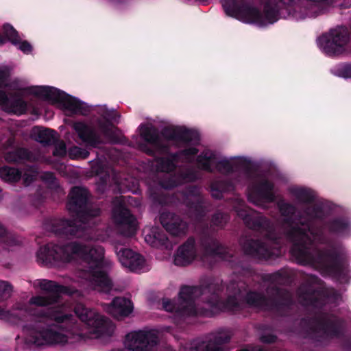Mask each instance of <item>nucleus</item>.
Instances as JSON below:
<instances>
[{
	"label": "nucleus",
	"instance_id": "nucleus-51",
	"mask_svg": "<svg viewBox=\"0 0 351 351\" xmlns=\"http://www.w3.org/2000/svg\"><path fill=\"white\" fill-rule=\"evenodd\" d=\"M43 180L53 183L54 180H56V178L54 176V174L51 172H46L43 176Z\"/></svg>",
	"mask_w": 351,
	"mask_h": 351
},
{
	"label": "nucleus",
	"instance_id": "nucleus-32",
	"mask_svg": "<svg viewBox=\"0 0 351 351\" xmlns=\"http://www.w3.org/2000/svg\"><path fill=\"white\" fill-rule=\"evenodd\" d=\"M152 234L147 236L145 240L150 242L153 247L168 249L171 245L166 233L163 230H154Z\"/></svg>",
	"mask_w": 351,
	"mask_h": 351
},
{
	"label": "nucleus",
	"instance_id": "nucleus-31",
	"mask_svg": "<svg viewBox=\"0 0 351 351\" xmlns=\"http://www.w3.org/2000/svg\"><path fill=\"white\" fill-rule=\"evenodd\" d=\"M57 132L49 128H37L34 133L35 140L45 146H49L58 142Z\"/></svg>",
	"mask_w": 351,
	"mask_h": 351
},
{
	"label": "nucleus",
	"instance_id": "nucleus-13",
	"mask_svg": "<svg viewBox=\"0 0 351 351\" xmlns=\"http://www.w3.org/2000/svg\"><path fill=\"white\" fill-rule=\"evenodd\" d=\"M158 343L154 330L134 331L125 336V346L130 351H156Z\"/></svg>",
	"mask_w": 351,
	"mask_h": 351
},
{
	"label": "nucleus",
	"instance_id": "nucleus-57",
	"mask_svg": "<svg viewBox=\"0 0 351 351\" xmlns=\"http://www.w3.org/2000/svg\"><path fill=\"white\" fill-rule=\"evenodd\" d=\"M146 152L150 156H152L154 154V150L152 149H148Z\"/></svg>",
	"mask_w": 351,
	"mask_h": 351
},
{
	"label": "nucleus",
	"instance_id": "nucleus-44",
	"mask_svg": "<svg viewBox=\"0 0 351 351\" xmlns=\"http://www.w3.org/2000/svg\"><path fill=\"white\" fill-rule=\"evenodd\" d=\"M337 75L343 78H351V62L341 65L337 70Z\"/></svg>",
	"mask_w": 351,
	"mask_h": 351
},
{
	"label": "nucleus",
	"instance_id": "nucleus-3",
	"mask_svg": "<svg viewBox=\"0 0 351 351\" xmlns=\"http://www.w3.org/2000/svg\"><path fill=\"white\" fill-rule=\"evenodd\" d=\"M104 248L100 245H89L78 242H69L59 245L52 243L39 248L36 253L38 264L52 267L58 262L69 263L73 256L82 258L86 264V271L99 291L108 293L112 282L108 273L112 262L105 258Z\"/></svg>",
	"mask_w": 351,
	"mask_h": 351
},
{
	"label": "nucleus",
	"instance_id": "nucleus-18",
	"mask_svg": "<svg viewBox=\"0 0 351 351\" xmlns=\"http://www.w3.org/2000/svg\"><path fill=\"white\" fill-rule=\"evenodd\" d=\"M160 221L165 230L172 236L184 235L188 224L179 215L169 211H163L160 215Z\"/></svg>",
	"mask_w": 351,
	"mask_h": 351
},
{
	"label": "nucleus",
	"instance_id": "nucleus-25",
	"mask_svg": "<svg viewBox=\"0 0 351 351\" xmlns=\"http://www.w3.org/2000/svg\"><path fill=\"white\" fill-rule=\"evenodd\" d=\"M274 188V185L271 181L263 179L252 186L248 199L254 203L261 200L271 202L275 199Z\"/></svg>",
	"mask_w": 351,
	"mask_h": 351
},
{
	"label": "nucleus",
	"instance_id": "nucleus-56",
	"mask_svg": "<svg viewBox=\"0 0 351 351\" xmlns=\"http://www.w3.org/2000/svg\"><path fill=\"white\" fill-rule=\"evenodd\" d=\"M188 175L190 176L191 180H195L196 179V175L194 172H189Z\"/></svg>",
	"mask_w": 351,
	"mask_h": 351
},
{
	"label": "nucleus",
	"instance_id": "nucleus-7",
	"mask_svg": "<svg viewBox=\"0 0 351 351\" xmlns=\"http://www.w3.org/2000/svg\"><path fill=\"white\" fill-rule=\"evenodd\" d=\"M306 216L303 215L302 222L304 223L302 226H294L287 232V239L292 243L290 249V253L292 255V249L295 243H299L305 244L308 241L304 235L307 236L311 243L308 244V250H313V243L327 244L328 239L324 232V227L315 225L314 219H323L325 216L323 206L319 204H314L308 206L304 211Z\"/></svg>",
	"mask_w": 351,
	"mask_h": 351
},
{
	"label": "nucleus",
	"instance_id": "nucleus-34",
	"mask_svg": "<svg viewBox=\"0 0 351 351\" xmlns=\"http://www.w3.org/2000/svg\"><path fill=\"white\" fill-rule=\"evenodd\" d=\"M21 171L14 167L5 166L0 169L1 178L6 182H17L21 180Z\"/></svg>",
	"mask_w": 351,
	"mask_h": 351
},
{
	"label": "nucleus",
	"instance_id": "nucleus-30",
	"mask_svg": "<svg viewBox=\"0 0 351 351\" xmlns=\"http://www.w3.org/2000/svg\"><path fill=\"white\" fill-rule=\"evenodd\" d=\"M108 117H104V121H99L98 122V126L103 135L110 141L117 143V136L113 130L114 125L112 121L110 120H115L116 117H119L117 113L112 112L107 114Z\"/></svg>",
	"mask_w": 351,
	"mask_h": 351
},
{
	"label": "nucleus",
	"instance_id": "nucleus-24",
	"mask_svg": "<svg viewBox=\"0 0 351 351\" xmlns=\"http://www.w3.org/2000/svg\"><path fill=\"white\" fill-rule=\"evenodd\" d=\"M196 256L195 240L191 237L178 247L173 262L176 265L184 267L191 264Z\"/></svg>",
	"mask_w": 351,
	"mask_h": 351
},
{
	"label": "nucleus",
	"instance_id": "nucleus-9",
	"mask_svg": "<svg viewBox=\"0 0 351 351\" xmlns=\"http://www.w3.org/2000/svg\"><path fill=\"white\" fill-rule=\"evenodd\" d=\"M229 220L228 213L217 210L212 215L210 226L208 223L203 225L199 243L206 254L228 261L232 258L228 249L221 245L211 232L215 228H223Z\"/></svg>",
	"mask_w": 351,
	"mask_h": 351
},
{
	"label": "nucleus",
	"instance_id": "nucleus-12",
	"mask_svg": "<svg viewBox=\"0 0 351 351\" xmlns=\"http://www.w3.org/2000/svg\"><path fill=\"white\" fill-rule=\"evenodd\" d=\"M350 38L349 29L346 26L340 25L330 29L328 32L321 36L318 40L325 53L334 56L346 51Z\"/></svg>",
	"mask_w": 351,
	"mask_h": 351
},
{
	"label": "nucleus",
	"instance_id": "nucleus-42",
	"mask_svg": "<svg viewBox=\"0 0 351 351\" xmlns=\"http://www.w3.org/2000/svg\"><path fill=\"white\" fill-rule=\"evenodd\" d=\"M234 168L235 165L227 159L221 160L216 164V169L218 171H223L227 173H233L235 171Z\"/></svg>",
	"mask_w": 351,
	"mask_h": 351
},
{
	"label": "nucleus",
	"instance_id": "nucleus-26",
	"mask_svg": "<svg viewBox=\"0 0 351 351\" xmlns=\"http://www.w3.org/2000/svg\"><path fill=\"white\" fill-rule=\"evenodd\" d=\"M114 221L119 225L126 226L129 229V235L135 234L136 230V218L122 202H119L112 209Z\"/></svg>",
	"mask_w": 351,
	"mask_h": 351
},
{
	"label": "nucleus",
	"instance_id": "nucleus-27",
	"mask_svg": "<svg viewBox=\"0 0 351 351\" xmlns=\"http://www.w3.org/2000/svg\"><path fill=\"white\" fill-rule=\"evenodd\" d=\"M328 232L338 236H349L351 232V223L349 219L343 217H338L327 221L324 223Z\"/></svg>",
	"mask_w": 351,
	"mask_h": 351
},
{
	"label": "nucleus",
	"instance_id": "nucleus-29",
	"mask_svg": "<svg viewBox=\"0 0 351 351\" xmlns=\"http://www.w3.org/2000/svg\"><path fill=\"white\" fill-rule=\"evenodd\" d=\"M4 158L9 163H21L24 161H32L33 154L27 148L19 147L6 152Z\"/></svg>",
	"mask_w": 351,
	"mask_h": 351
},
{
	"label": "nucleus",
	"instance_id": "nucleus-49",
	"mask_svg": "<svg viewBox=\"0 0 351 351\" xmlns=\"http://www.w3.org/2000/svg\"><path fill=\"white\" fill-rule=\"evenodd\" d=\"M199 150L197 148L191 147L182 149L181 153L185 156H194L197 154Z\"/></svg>",
	"mask_w": 351,
	"mask_h": 351
},
{
	"label": "nucleus",
	"instance_id": "nucleus-19",
	"mask_svg": "<svg viewBox=\"0 0 351 351\" xmlns=\"http://www.w3.org/2000/svg\"><path fill=\"white\" fill-rule=\"evenodd\" d=\"M115 252L120 263L131 271H141L145 264L143 256L129 248L116 247Z\"/></svg>",
	"mask_w": 351,
	"mask_h": 351
},
{
	"label": "nucleus",
	"instance_id": "nucleus-23",
	"mask_svg": "<svg viewBox=\"0 0 351 351\" xmlns=\"http://www.w3.org/2000/svg\"><path fill=\"white\" fill-rule=\"evenodd\" d=\"M278 206L281 215L284 217V223L288 226V229L285 232L286 237L291 227L302 226L304 224L302 222L303 213L293 204L282 202H279Z\"/></svg>",
	"mask_w": 351,
	"mask_h": 351
},
{
	"label": "nucleus",
	"instance_id": "nucleus-40",
	"mask_svg": "<svg viewBox=\"0 0 351 351\" xmlns=\"http://www.w3.org/2000/svg\"><path fill=\"white\" fill-rule=\"evenodd\" d=\"M287 276L285 274L278 271L272 274H268L265 276L264 280L271 283L270 285L277 286V285L283 284Z\"/></svg>",
	"mask_w": 351,
	"mask_h": 351
},
{
	"label": "nucleus",
	"instance_id": "nucleus-11",
	"mask_svg": "<svg viewBox=\"0 0 351 351\" xmlns=\"http://www.w3.org/2000/svg\"><path fill=\"white\" fill-rule=\"evenodd\" d=\"M74 313L75 316L89 328L90 332L95 335V337L112 335L115 326L108 318L86 307L82 303H78L75 306Z\"/></svg>",
	"mask_w": 351,
	"mask_h": 351
},
{
	"label": "nucleus",
	"instance_id": "nucleus-14",
	"mask_svg": "<svg viewBox=\"0 0 351 351\" xmlns=\"http://www.w3.org/2000/svg\"><path fill=\"white\" fill-rule=\"evenodd\" d=\"M160 134L167 141L193 145H198L200 141L199 134L196 130L188 129L184 126H165L162 129Z\"/></svg>",
	"mask_w": 351,
	"mask_h": 351
},
{
	"label": "nucleus",
	"instance_id": "nucleus-16",
	"mask_svg": "<svg viewBox=\"0 0 351 351\" xmlns=\"http://www.w3.org/2000/svg\"><path fill=\"white\" fill-rule=\"evenodd\" d=\"M311 320L317 325L313 330L318 329L328 339L340 338L343 335V323L341 319L323 316L314 317Z\"/></svg>",
	"mask_w": 351,
	"mask_h": 351
},
{
	"label": "nucleus",
	"instance_id": "nucleus-48",
	"mask_svg": "<svg viewBox=\"0 0 351 351\" xmlns=\"http://www.w3.org/2000/svg\"><path fill=\"white\" fill-rule=\"evenodd\" d=\"M260 340L264 343H273L277 340V337L273 334H265L261 336Z\"/></svg>",
	"mask_w": 351,
	"mask_h": 351
},
{
	"label": "nucleus",
	"instance_id": "nucleus-2",
	"mask_svg": "<svg viewBox=\"0 0 351 351\" xmlns=\"http://www.w3.org/2000/svg\"><path fill=\"white\" fill-rule=\"evenodd\" d=\"M225 285L219 278H206L199 285H183L180 287L177 300L163 298L162 308L174 313L176 317L184 318L201 314L212 317L221 311L235 312L242 308L237 297L243 296L248 288L244 280H232L226 285L228 296L222 300Z\"/></svg>",
	"mask_w": 351,
	"mask_h": 351
},
{
	"label": "nucleus",
	"instance_id": "nucleus-38",
	"mask_svg": "<svg viewBox=\"0 0 351 351\" xmlns=\"http://www.w3.org/2000/svg\"><path fill=\"white\" fill-rule=\"evenodd\" d=\"M215 156L214 154L208 155L206 153H202L197 156V162L202 169L212 173L213 171L211 167V161L215 158Z\"/></svg>",
	"mask_w": 351,
	"mask_h": 351
},
{
	"label": "nucleus",
	"instance_id": "nucleus-46",
	"mask_svg": "<svg viewBox=\"0 0 351 351\" xmlns=\"http://www.w3.org/2000/svg\"><path fill=\"white\" fill-rule=\"evenodd\" d=\"M71 154H73L75 156L79 157L81 158H86L89 156V152L87 151L86 149L79 147H75L71 150Z\"/></svg>",
	"mask_w": 351,
	"mask_h": 351
},
{
	"label": "nucleus",
	"instance_id": "nucleus-36",
	"mask_svg": "<svg viewBox=\"0 0 351 351\" xmlns=\"http://www.w3.org/2000/svg\"><path fill=\"white\" fill-rule=\"evenodd\" d=\"M156 168L158 171L169 173L173 171L176 165L173 159L167 157H159L156 159Z\"/></svg>",
	"mask_w": 351,
	"mask_h": 351
},
{
	"label": "nucleus",
	"instance_id": "nucleus-22",
	"mask_svg": "<svg viewBox=\"0 0 351 351\" xmlns=\"http://www.w3.org/2000/svg\"><path fill=\"white\" fill-rule=\"evenodd\" d=\"M73 129L78 137L88 146L98 148L104 144L100 134L91 126L84 122H76L73 124Z\"/></svg>",
	"mask_w": 351,
	"mask_h": 351
},
{
	"label": "nucleus",
	"instance_id": "nucleus-58",
	"mask_svg": "<svg viewBox=\"0 0 351 351\" xmlns=\"http://www.w3.org/2000/svg\"><path fill=\"white\" fill-rule=\"evenodd\" d=\"M257 351H265V350L263 349L260 348Z\"/></svg>",
	"mask_w": 351,
	"mask_h": 351
},
{
	"label": "nucleus",
	"instance_id": "nucleus-53",
	"mask_svg": "<svg viewBox=\"0 0 351 351\" xmlns=\"http://www.w3.org/2000/svg\"><path fill=\"white\" fill-rule=\"evenodd\" d=\"M343 348L345 351H351V339L346 340L343 343Z\"/></svg>",
	"mask_w": 351,
	"mask_h": 351
},
{
	"label": "nucleus",
	"instance_id": "nucleus-41",
	"mask_svg": "<svg viewBox=\"0 0 351 351\" xmlns=\"http://www.w3.org/2000/svg\"><path fill=\"white\" fill-rule=\"evenodd\" d=\"M149 197L152 202L158 205H165L167 202V196L156 189H149Z\"/></svg>",
	"mask_w": 351,
	"mask_h": 351
},
{
	"label": "nucleus",
	"instance_id": "nucleus-35",
	"mask_svg": "<svg viewBox=\"0 0 351 351\" xmlns=\"http://www.w3.org/2000/svg\"><path fill=\"white\" fill-rule=\"evenodd\" d=\"M291 194L295 197V198L304 203L311 204L315 200V195L313 191L306 188H293L291 190Z\"/></svg>",
	"mask_w": 351,
	"mask_h": 351
},
{
	"label": "nucleus",
	"instance_id": "nucleus-20",
	"mask_svg": "<svg viewBox=\"0 0 351 351\" xmlns=\"http://www.w3.org/2000/svg\"><path fill=\"white\" fill-rule=\"evenodd\" d=\"M338 297V293L334 289H326L320 291L307 289L300 295L304 305L318 308H321L325 305L326 299L335 300Z\"/></svg>",
	"mask_w": 351,
	"mask_h": 351
},
{
	"label": "nucleus",
	"instance_id": "nucleus-17",
	"mask_svg": "<svg viewBox=\"0 0 351 351\" xmlns=\"http://www.w3.org/2000/svg\"><path fill=\"white\" fill-rule=\"evenodd\" d=\"M184 203L197 222L202 223L206 210L203 197L196 186H191L186 191Z\"/></svg>",
	"mask_w": 351,
	"mask_h": 351
},
{
	"label": "nucleus",
	"instance_id": "nucleus-10",
	"mask_svg": "<svg viewBox=\"0 0 351 351\" xmlns=\"http://www.w3.org/2000/svg\"><path fill=\"white\" fill-rule=\"evenodd\" d=\"M31 93L45 100L58 104L73 114L86 115L90 112L86 103L53 86H33L31 88Z\"/></svg>",
	"mask_w": 351,
	"mask_h": 351
},
{
	"label": "nucleus",
	"instance_id": "nucleus-50",
	"mask_svg": "<svg viewBox=\"0 0 351 351\" xmlns=\"http://www.w3.org/2000/svg\"><path fill=\"white\" fill-rule=\"evenodd\" d=\"M9 103V97L4 90H0V106L5 107Z\"/></svg>",
	"mask_w": 351,
	"mask_h": 351
},
{
	"label": "nucleus",
	"instance_id": "nucleus-52",
	"mask_svg": "<svg viewBox=\"0 0 351 351\" xmlns=\"http://www.w3.org/2000/svg\"><path fill=\"white\" fill-rule=\"evenodd\" d=\"M9 76V73L6 70H0V84L2 85Z\"/></svg>",
	"mask_w": 351,
	"mask_h": 351
},
{
	"label": "nucleus",
	"instance_id": "nucleus-5",
	"mask_svg": "<svg viewBox=\"0 0 351 351\" xmlns=\"http://www.w3.org/2000/svg\"><path fill=\"white\" fill-rule=\"evenodd\" d=\"M89 196L86 188L73 186L68 195L66 208L75 219H54L51 221V231L61 237H81L84 232L82 223L86 224L101 213L99 208L89 206Z\"/></svg>",
	"mask_w": 351,
	"mask_h": 351
},
{
	"label": "nucleus",
	"instance_id": "nucleus-43",
	"mask_svg": "<svg viewBox=\"0 0 351 351\" xmlns=\"http://www.w3.org/2000/svg\"><path fill=\"white\" fill-rule=\"evenodd\" d=\"M12 291V285L5 281H0V300H4L10 297Z\"/></svg>",
	"mask_w": 351,
	"mask_h": 351
},
{
	"label": "nucleus",
	"instance_id": "nucleus-45",
	"mask_svg": "<svg viewBox=\"0 0 351 351\" xmlns=\"http://www.w3.org/2000/svg\"><path fill=\"white\" fill-rule=\"evenodd\" d=\"M55 147L53 151V154L55 156H64L66 154V145L63 141H60L54 144Z\"/></svg>",
	"mask_w": 351,
	"mask_h": 351
},
{
	"label": "nucleus",
	"instance_id": "nucleus-15",
	"mask_svg": "<svg viewBox=\"0 0 351 351\" xmlns=\"http://www.w3.org/2000/svg\"><path fill=\"white\" fill-rule=\"evenodd\" d=\"M231 335L227 331L219 330L207 340L196 339L191 349L195 351H225L223 346L230 341Z\"/></svg>",
	"mask_w": 351,
	"mask_h": 351
},
{
	"label": "nucleus",
	"instance_id": "nucleus-21",
	"mask_svg": "<svg viewBox=\"0 0 351 351\" xmlns=\"http://www.w3.org/2000/svg\"><path fill=\"white\" fill-rule=\"evenodd\" d=\"M104 309L113 317L121 319L129 316L133 311L134 306L130 299L116 297L110 304H105Z\"/></svg>",
	"mask_w": 351,
	"mask_h": 351
},
{
	"label": "nucleus",
	"instance_id": "nucleus-1",
	"mask_svg": "<svg viewBox=\"0 0 351 351\" xmlns=\"http://www.w3.org/2000/svg\"><path fill=\"white\" fill-rule=\"evenodd\" d=\"M38 285L42 290L45 291L47 295L33 296L30 299L31 304L47 307L38 313V317L36 319L34 317L36 311L27 308L25 305L12 310L0 306V319L13 322L29 321L23 326V331L27 335V341L36 346L65 343L67 341V337L51 327H45L43 320L49 319L56 324L66 325L73 324L74 315L66 312L64 305L47 307L57 303L61 295H71L72 291L69 287L46 279L38 280Z\"/></svg>",
	"mask_w": 351,
	"mask_h": 351
},
{
	"label": "nucleus",
	"instance_id": "nucleus-47",
	"mask_svg": "<svg viewBox=\"0 0 351 351\" xmlns=\"http://www.w3.org/2000/svg\"><path fill=\"white\" fill-rule=\"evenodd\" d=\"M18 45H19V49L24 53L29 54L32 51V46L27 40L21 41L20 40V43Z\"/></svg>",
	"mask_w": 351,
	"mask_h": 351
},
{
	"label": "nucleus",
	"instance_id": "nucleus-54",
	"mask_svg": "<svg viewBox=\"0 0 351 351\" xmlns=\"http://www.w3.org/2000/svg\"><path fill=\"white\" fill-rule=\"evenodd\" d=\"M8 40L5 35L0 33V45H4Z\"/></svg>",
	"mask_w": 351,
	"mask_h": 351
},
{
	"label": "nucleus",
	"instance_id": "nucleus-28",
	"mask_svg": "<svg viewBox=\"0 0 351 351\" xmlns=\"http://www.w3.org/2000/svg\"><path fill=\"white\" fill-rule=\"evenodd\" d=\"M140 135L145 141L160 147L162 151L167 152L169 149L168 146L160 143L158 131L154 126L141 124Z\"/></svg>",
	"mask_w": 351,
	"mask_h": 351
},
{
	"label": "nucleus",
	"instance_id": "nucleus-37",
	"mask_svg": "<svg viewBox=\"0 0 351 351\" xmlns=\"http://www.w3.org/2000/svg\"><path fill=\"white\" fill-rule=\"evenodd\" d=\"M2 32L6 38L14 45H17L20 43V36L18 32L10 24H4Z\"/></svg>",
	"mask_w": 351,
	"mask_h": 351
},
{
	"label": "nucleus",
	"instance_id": "nucleus-39",
	"mask_svg": "<svg viewBox=\"0 0 351 351\" xmlns=\"http://www.w3.org/2000/svg\"><path fill=\"white\" fill-rule=\"evenodd\" d=\"M5 108H9L11 112L14 113H21L26 110L27 104L23 99L20 97L14 98L12 99L9 98V103Z\"/></svg>",
	"mask_w": 351,
	"mask_h": 351
},
{
	"label": "nucleus",
	"instance_id": "nucleus-33",
	"mask_svg": "<svg viewBox=\"0 0 351 351\" xmlns=\"http://www.w3.org/2000/svg\"><path fill=\"white\" fill-rule=\"evenodd\" d=\"M232 189V182L228 180H217L210 184L212 196L217 199L222 198L223 193L230 191Z\"/></svg>",
	"mask_w": 351,
	"mask_h": 351
},
{
	"label": "nucleus",
	"instance_id": "nucleus-55",
	"mask_svg": "<svg viewBox=\"0 0 351 351\" xmlns=\"http://www.w3.org/2000/svg\"><path fill=\"white\" fill-rule=\"evenodd\" d=\"M6 233L5 228L0 224V237H3Z\"/></svg>",
	"mask_w": 351,
	"mask_h": 351
},
{
	"label": "nucleus",
	"instance_id": "nucleus-8",
	"mask_svg": "<svg viewBox=\"0 0 351 351\" xmlns=\"http://www.w3.org/2000/svg\"><path fill=\"white\" fill-rule=\"evenodd\" d=\"M267 295L256 291L247 289L243 293L244 300L250 307L264 308L279 313L291 308L294 301L291 293L287 289L268 285L265 289Z\"/></svg>",
	"mask_w": 351,
	"mask_h": 351
},
{
	"label": "nucleus",
	"instance_id": "nucleus-4",
	"mask_svg": "<svg viewBox=\"0 0 351 351\" xmlns=\"http://www.w3.org/2000/svg\"><path fill=\"white\" fill-rule=\"evenodd\" d=\"M238 217L249 229L264 234L265 240L247 239L242 243L245 254L259 261L275 260L282 253L283 238L275 230L271 221L247 206L238 208Z\"/></svg>",
	"mask_w": 351,
	"mask_h": 351
},
{
	"label": "nucleus",
	"instance_id": "nucleus-6",
	"mask_svg": "<svg viewBox=\"0 0 351 351\" xmlns=\"http://www.w3.org/2000/svg\"><path fill=\"white\" fill-rule=\"evenodd\" d=\"M304 238L308 241L306 245L295 243L292 249V256L297 262L302 265H311L317 266L327 273L333 275L341 282H348V274L342 258L340 247L335 244H330L329 247L313 250H308V244L311 241L307 236Z\"/></svg>",
	"mask_w": 351,
	"mask_h": 351
}]
</instances>
